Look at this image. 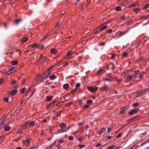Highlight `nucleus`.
Wrapping results in <instances>:
<instances>
[{"label":"nucleus","instance_id":"f257e3e1","mask_svg":"<svg viewBox=\"0 0 149 149\" xmlns=\"http://www.w3.org/2000/svg\"><path fill=\"white\" fill-rule=\"evenodd\" d=\"M59 126L61 129L58 130L59 131L58 132L60 133V132L64 131V130H65L67 126V125L64 123H62L60 124Z\"/></svg>","mask_w":149,"mask_h":149},{"label":"nucleus","instance_id":"f03ea898","mask_svg":"<svg viewBox=\"0 0 149 149\" xmlns=\"http://www.w3.org/2000/svg\"><path fill=\"white\" fill-rule=\"evenodd\" d=\"M130 106L129 105H127L124 107H123L122 108H120V109L122 110L120 112V113L121 114H123V113H124L125 112V110L126 109H127L129 108Z\"/></svg>","mask_w":149,"mask_h":149},{"label":"nucleus","instance_id":"7ed1b4c3","mask_svg":"<svg viewBox=\"0 0 149 149\" xmlns=\"http://www.w3.org/2000/svg\"><path fill=\"white\" fill-rule=\"evenodd\" d=\"M139 108L132 110L129 111L128 113V114L132 115L134 113L138 112L139 111Z\"/></svg>","mask_w":149,"mask_h":149},{"label":"nucleus","instance_id":"20e7f679","mask_svg":"<svg viewBox=\"0 0 149 149\" xmlns=\"http://www.w3.org/2000/svg\"><path fill=\"white\" fill-rule=\"evenodd\" d=\"M40 59L38 60V63H43L44 61L46 59V58L45 56L42 57V56H41L40 57Z\"/></svg>","mask_w":149,"mask_h":149},{"label":"nucleus","instance_id":"39448f33","mask_svg":"<svg viewBox=\"0 0 149 149\" xmlns=\"http://www.w3.org/2000/svg\"><path fill=\"white\" fill-rule=\"evenodd\" d=\"M15 70V68H13L10 69L4 73V74L6 75H9L11 73L13 72Z\"/></svg>","mask_w":149,"mask_h":149},{"label":"nucleus","instance_id":"423d86ee","mask_svg":"<svg viewBox=\"0 0 149 149\" xmlns=\"http://www.w3.org/2000/svg\"><path fill=\"white\" fill-rule=\"evenodd\" d=\"M97 88H96L95 89L92 86H90L88 87V90L91 91V92H95L96 91H97Z\"/></svg>","mask_w":149,"mask_h":149},{"label":"nucleus","instance_id":"0eeeda50","mask_svg":"<svg viewBox=\"0 0 149 149\" xmlns=\"http://www.w3.org/2000/svg\"><path fill=\"white\" fill-rule=\"evenodd\" d=\"M109 88L108 87H107L106 86H103L100 88V90L102 91H107Z\"/></svg>","mask_w":149,"mask_h":149},{"label":"nucleus","instance_id":"6e6552de","mask_svg":"<svg viewBox=\"0 0 149 149\" xmlns=\"http://www.w3.org/2000/svg\"><path fill=\"white\" fill-rule=\"evenodd\" d=\"M48 75L47 74L46 72H45L41 76V79H44L45 78H48Z\"/></svg>","mask_w":149,"mask_h":149},{"label":"nucleus","instance_id":"1a4fd4ad","mask_svg":"<svg viewBox=\"0 0 149 149\" xmlns=\"http://www.w3.org/2000/svg\"><path fill=\"white\" fill-rule=\"evenodd\" d=\"M106 131V130L104 128H103L100 130L98 131V133L100 135L102 132H105Z\"/></svg>","mask_w":149,"mask_h":149},{"label":"nucleus","instance_id":"9d476101","mask_svg":"<svg viewBox=\"0 0 149 149\" xmlns=\"http://www.w3.org/2000/svg\"><path fill=\"white\" fill-rule=\"evenodd\" d=\"M72 55V52H69L67 53V55L65 56L64 58H69Z\"/></svg>","mask_w":149,"mask_h":149},{"label":"nucleus","instance_id":"9b49d317","mask_svg":"<svg viewBox=\"0 0 149 149\" xmlns=\"http://www.w3.org/2000/svg\"><path fill=\"white\" fill-rule=\"evenodd\" d=\"M30 141V139L29 138L27 139L26 141H24V142L25 145L26 146H28L29 145V143Z\"/></svg>","mask_w":149,"mask_h":149},{"label":"nucleus","instance_id":"f8f14e48","mask_svg":"<svg viewBox=\"0 0 149 149\" xmlns=\"http://www.w3.org/2000/svg\"><path fill=\"white\" fill-rule=\"evenodd\" d=\"M113 78L111 77H109L108 78H105L103 80L104 81H113Z\"/></svg>","mask_w":149,"mask_h":149},{"label":"nucleus","instance_id":"ddd939ff","mask_svg":"<svg viewBox=\"0 0 149 149\" xmlns=\"http://www.w3.org/2000/svg\"><path fill=\"white\" fill-rule=\"evenodd\" d=\"M57 52V50L54 48H53L50 50L51 53L54 54Z\"/></svg>","mask_w":149,"mask_h":149},{"label":"nucleus","instance_id":"4468645a","mask_svg":"<svg viewBox=\"0 0 149 149\" xmlns=\"http://www.w3.org/2000/svg\"><path fill=\"white\" fill-rule=\"evenodd\" d=\"M53 98V97L52 96H48L47 97L46 99V101H49L52 100Z\"/></svg>","mask_w":149,"mask_h":149},{"label":"nucleus","instance_id":"2eb2a0df","mask_svg":"<svg viewBox=\"0 0 149 149\" xmlns=\"http://www.w3.org/2000/svg\"><path fill=\"white\" fill-rule=\"evenodd\" d=\"M56 143V141H55V142H54V143H52L50 146H48L47 147V148L49 149H50L51 148H52V147L54 146V145Z\"/></svg>","mask_w":149,"mask_h":149},{"label":"nucleus","instance_id":"dca6fc26","mask_svg":"<svg viewBox=\"0 0 149 149\" xmlns=\"http://www.w3.org/2000/svg\"><path fill=\"white\" fill-rule=\"evenodd\" d=\"M49 78L50 79L53 80L55 79L56 78V76L54 75H52L50 76Z\"/></svg>","mask_w":149,"mask_h":149},{"label":"nucleus","instance_id":"f3484780","mask_svg":"<svg viewBox=\"0 0 149 149\" xmlns=\"http://www.w3.org/2000/svg\"><path fill=\"white\" fill-rule=\"evenodd\" d=\"M22 21L21 19H16L15 21V24L16 25L18 24L20 22Z\"/></svg>","mask_w":149,"mask_h":149},{"label":"nucleus","instance_id":"a211bd4d","mask_svg":"<svg viewBox=\"0 0 149 149\" xmlns=\"http://www.w3.org/2000/svg\"><path fill=\"white\" fill-rule=\"evenodd\" d=\"M63 87L65 90H67L68 88L69 87V85L68 84H65L63 85Z\"/></svg>","mask_w":149,"mask_h":149},{"label":"nucleus","instance_id":"6ab92c4d","mask_svg":"<svg viewBox=\"0 0 149 149\" xmlns=\"http://www.w3.org/2000/svg\"><path fill=\"white\" fill-rule=\"evenodd\" d=\"M38 45L36 44H34L33 45H30L29 46L30 48L31 49V48H36L37 47L38 48Z\"/></svg>","mask_w":149,"mask_h":149},{"label":"nucleus","instance_id":"aec40b11","mask_svg":"<svg viewBox=\"0 0 149 149\" xmlns=\"http://www.w3.org/2000/svg\"><path fill=\"white\" fill-rule=\"evenodd\" d=\"M10 127L8 126H7L4 127V130L6 131H8L10 130Z\"/></svg>","mask_w":149,"mask_h":149},{"label":"nucleus","instance_id":"412c9836","mask_svg":"<svg viewBox=\"0 0 149 149\" xmlns=\"http://www.w3.org/2000/svg\"><path fill=\"white\" fill-rule=\"evenodd\" d=\"M149 91V88H146L143 90H141V92L142 93L145 92H148Z\"/></svg>","mask_w":149,"mask_h":149},{"label":"nucleus","instance_id":"4be33fe9","mask_svg":"<svg viewBox=\"0 0 149 149\" xmlns=\"http://www.w3.org/2000/svg\"><path fill=\"white\" fill-rule=\"evenodd\" d=\"M17 92L16 90H14L11 91V94L12 95H14Z\"/></svg>","mask_w":149,"mask_h":149},{"label":"nucleus","instance_id":"5701e85b","mask_svg":"<svg viewBox=\"0 0 149 149\" xmlns=\"http://www.w3.org/2000/svg\"><path fill=\"white\" fill-rule=\"evenodd\" d=\"M105 72L102 69H101L99 70L98 72V74L102 73H104Z\"/></svg>","mask_w":149,"mask_h":149},{"label":"nucleus","instance_id":"b1692460","mask_svg":"<svg viewBox=\"0 0 149 149\" xmlns=\"http://www.w3.org/2000/svg\"><path fill=\"white\" fill-rule=\"evenodd\" d=\"M132 77V76L130 75L127 76V80L129 81L131 80Z\"/></svg>","mask_w":149,"mask_h":149},{"label":"nucleus","instance_id":"393cba45","mask_svg":"<svg viewBox=\"0 0 149 149\" xmlns=\"http://www.w3.org/2000/svg\"><path fill=\"white\" fill-rule=\"evenodd\" d=\"M28 38L25 37H24L22 40V42L24 43L27 40Z\"/></svg>","mask_w":149,"mask_h":149},{"label":"nucleus","instance_id":"a878e982","mask_svg":"<svg viewBox=\"0 0 149 149\" xmlns=\"http://www.w3.org/2000/svg\"><path fill=\"white\" fill-rule=\"evenodd\" d=\"M139 104L138 103H134L133 104L132 106L134 107H138Z\"/></svg>","mask_w":149,"mask_h":149},{"label":"nucleus","instance_id":"bb28decb","mask_svg":"<svg viewBox=\"0 0 149 149\" xmlns=\"http://www.w3.org/2000/svg\"><path fill=\"white\" fill-rule=\"evenodd\" d=\"M11 63L12 65H16L17 63V61H12Z\"/></svg>","mask_w":149,"mask_h":149},{"label":"nucleus","instance_id":"cd10ccee","mask_svg":"<svg viewBox=\"0 0 149 149\" xmlns=\"http://www.w3.org/2000/svg\"><path fill=\"white\" fill-rule=\"evenodd\" d=\"M148 16V15H143L141 17V19H146Z\"/></svg>","mask_w":149,"mask_h":149},{"label":"nucleus","instance_id":"c85d7f7f","mask_svg":"<svg viewBox=\"0 0 149 149\" xmlns=\"http://www.w3.org/2000/svg\"><path fill=\"white\" fill-rule=\"evenodd\" d=\"M48 33H47L46 35H45L44 37H43L41 39V41H42L43 40H44L45 39L47 38V37L48 36Z\"/></svg>","mask_w":149,"mask_h":149},{"label":"nucleus","instance_id":"c756f323","mask_svg":"<svg viewBox=\"0 0 149 149\" xmlns=\"http://www.w3.org/2000/svg\"><path fill=\"white\" fill-rule=\"evenodd\" d=\"M107 26L104 25L102 27L100 28V31H102L104 29H105V28L107 27Z\"/></svg>","mask_w":149,"mask_h":149},{"label":"nucleus","instance_id":"7c9ffc66","mask_svg":"<svg viewBox=\"0 0 149 149\" xmlns=\"http://www.w3.org/2000/svg\"><path fill=\"white\" fill-rule=\"evenodd\" d=\"M9 120H6L3 123L2 127H3L4 125H5L7 124L9 122Z\"/></svg>","mask_w":149,"mask_h":149},{"label":"nucleus","instance_id":"2f4dec72","mask_svg":"<svg viewBox=\"0 0 149 149\" xmlns=\"http://www.w3.org/2000/svg\"><path fill=\"white\" fill-rule=\"evenodd\" d=\"M70 127H66V129H65V130H64V131H62V132H60V133H62V132H66L68 130H69V129L70 128Z\"/></svg>","mask_w":149,"mask_h":149},{"label":"nucleus","instance_id":"473e14b6","mask_svg":"<svg viewBox=\"0 0 149 149\" xmlns=\"http://www.w3.org/2000/svg\"><path fill=\"white\" fill-rule=\"evenodd\" d=\"M26 89L25 88H23L20 91V92L22 93H24L26 91Z\"/></svg>","mask_w":149,"mask_h":149},{"label":"nucleus","instance_id":"72a5a7b5","mask_svg":"<svg viewBox=\"0 0 149 149\" xmlns=\"http://www.w3.org/2000/svg\"><path fill=\"white\" fill-rule=\"evenodd\" d=\"M115 9L116 11H119L121 10V8L120 6H117L116 7Z\"/></svg>","mask_w":149,"mask_h":149},{"label":"nucleus","instance_id":"f704fd0d","mask_svg":"<svg viewBox=\"0 0 149 149\" xmlns=\"http://www.w3.org/2000/svg\"><path fill=\"white\" fill-rule=\"evenodd\" d=\"M44 47V46L43 45H38V49H41L43 48Z\"/></svg>","mask_w":149,"mask_h":149},{"label":"nucleus","instance_id":"c9c22d12","mask_svg":"<svg viewBox=\"0 0 149 149\" xmlns=\"http://www.w3.org/2000/svg\"><path fill=\"white\" fill-rule=\"evenodd\" d=\"M51 70L49 68H48L47 70V74L48 75L49 74L51 73Z\"/></svg>","mask_w":149,"mask_h":149},{"label":"nucleus","instance_id":"e433bc0d","mask_svg":"<svg viewBox=\"0 0 149 149\" xmlns=\"http://www.w3.org/2000/svg\"><path fill=\"white\" fill-rule=\"evenodd\" d=\"M138 61L139 62L144 61V58L142 57L139 58L138 59Z\"/></svg>","mask_w":149,"mask_h":149},{"label":"nucleus","instance_id":"4c0bfd02","mask_svg":"<svg viewBox=\"0 0 149 149\" xmlns=\"http://www.w3.org/2000/svg\"><path fill=\"white\" fill-rule=\"evenodd\" d=\"M112 30L111 29H110L105 32V33H110L112 32Z\"/></svg>","mask_w":149,"mask_h":149},{"label":"nucleus","instance_id":"58836bf2","mask_svg":"<svg viewBox=\"0 0 149 149\" xmlns=\"http://www.w3.org/2000/svg\"><path fill=\"white\" fill-rule=\"evenodd\" d=\"M149 7V4H146L144 7L143 8V10H146V9H147V8H148V7Z\"/></svg>","mask_w":149,"mask_h":149},{"label":"nucleus","instance_id":"ea45409f","mask_svg":"<svg viewBox=\"0 0 149 149\" xmlns=\"http://www.w3.org/2000/svg\"><path fill=\"white\" fill-rule=\"evenodd\" d=\"M53 112L54 113V114L57 116H59L58 112H57L56 110L53 111Z\"/></svg>","mask_w":149,"mask_h":149},{"label":"nucleus","instance_id":"a19ab883","mask_svg":"<svg viewBox=\"0 0 149 149\" xmlns=\"http://www.w3.org/2000/svg\"><path fill=\"white\" fill-rule=\"evenodd\" d=\"M140 10V8H137L134 9H133V11L134 12H136V11H139Z\"/></svg>","mask_w":149,"mask_h":149},{"label":"nucleus","instance_id":"79ce46f5","mask_svg":"<svg viewBox=\"0 0 149 149\" xmlns=\"http://www.w3.org/2000/svg\"><path fill=\"white\" fill-rule=\"evenodd\" d=\"M106 138L108 139H111V137L110 135V133H109L106 136Z\"/></svg>","mask_w":149,"mask_h":149},{"label":"nucleus","instance_id":"37998d69","mask_svg":"<svg viewBox=\"0 0 149 149\" xmlns=\"http://www.w3.org/2000/svg\"><path fill=\"white\" fill-rule=\"evenodd\" d=\"M139 5L138 3H135L132 5V6H138Z\"/></svg>","mask_w":149,"mask_h":149},{"label":"nucleus","instance_id":"c03bdc74","mask_svg":"<svg viewBox=\"0 0 149 149\" xmlns=\"http://www.w3.org/2000/svg\"><path fill=\"white\" fill-rule=\"evenodd\" d=\"M27 127V126L25 125H22V127L21 128L22 129H26Z\"/></svg>","mask_w":149,"mask_h":149},{"label":"nucleus","instance_id":"a18cd8bd","mask_svg":"<svg viewBox=\"0 0 149 149\" xmlns=\"http://www.w3.org/2000/svg\"><path fill=\"white\" fill-rule=\"evenodd\" d=\"M62 103L63 102L58 103L56 104V106L57 107L60 106L62 105Z\"/></svg>","mask_w":149,"mask_h":149},{"label":"nucleus","instance_id":"49530a36","mask_svg":"<svg viewBox=\"0 0 149 149\" xmlns=\"http://www.w3.org/2000/svg\"><path fill=\"white\" fill-rule=\"evenodd\" d=\"M30 127H33L34 125V123L33 122H31L29 125Z\"/></svg>","mask_w":149,"mask_h":149},{"label":"nucleus","instance_id":"de8ad7c7","mask_svg":"<svg viewBox=\"0 0 149 149\" xmlns=\"http://www.w3.org/2000/svg\"><path fill=\"white\" fill-rule=\"evenodd\" d=\"M83 139L84 138L82 137H81L78 139V140L79 141L82 142Z\"/></svg>","mask_w":149,"mask_h":149},{"label":"nucleus","instance_id":"09e8293b","mask_svg":"<svg viewBox=\"0 0 149 149\" xmlns=\"http://www.w3.org/2000/svg\"><path fill=\"white\" fill-rule=\"evenodd\" d=\"M127 55H128V54L127 53H125V52L122 55L123 57H125L126 56H127Z\"/></svg>","mask_w":149,"mask_h":149},{"label":"nucleus","instance_id":"8fccbe9b","mask_svg":"<svg viewBox=\"0 0 149 149\" xmlns=\"http://www.w3.org/2000/svg\"><path fill=\"white\" fill-rule=\"evenodd\" d=\"M115 146L114 145H113L112 146H110L108 148H107V149H113L114 148Z\"/></svg>","mask_w":149,"mask_h":149},{"label":"nucleus","instance_id":"3c124183","mask_svg":"<svg viewBox=\"0 0 149 149\" xmlns=\"http://www.w3.org/2000/svg\"><path fill=\"white\" fill-rule=\"evenodd\" d=\"M93 101L91 100H89L87 101V103L88 104H90L92 103Z\"/></svg>","mask_w":149,"mask_h":149},{"label":"nucleus","instance_id":"603ef678","mask_svg":"<svg viewBox=\"0 0 149 149\" xmlns=\"http://www.w3.org/2000/svg\"><path fill=\"white\" fill-rule=\"evenodd\" d=\"M77 90V88H75L74 90H72L71 92V93L72 94H73Z\"/></svg>","mask_w":149,"mask_h":149},{"label":"nucleus","instance_id":"864d4df0","mask_svg":"<svg viewBox=\"0 0 149 149\" xmlns=\"http://www.w3.org/2000/svg\"><path fill=\"white\" fill-rule=\"evenodd\" d=\"M140 72V71L139 70H136L135 71L134 73L135 74L137 75Z\"/></svg>","mask_w":149,"mask_h":149},{"label":"nucleus","instance_id":"5fc2aeb1","mask_svg":"<svg viewBox=\"0 0 149 149\" xmlns=\"http://www.w3.org/2000/svg\"><path fill=\"white\" fill-rule=\"evenodd\" d=\"M72 104V102H69L68 103L66 104H65V105H66V106H68L69 105H70Z\"/></svg>","mask_w":149,"mask_h":149},{"label":"nucleus","instance_id":"6e6d98bb","mask_svg":"<svg viewBox=\"0 0 149 149\" xmlns=\"http://www.w3.org/2000/svg\"><path fill=\"white\" fill-rule=\"evenodd\" d=\"M6 115H4L1 118V122L3 121L6 118Z\"/></svg>","mask_w":149,"mask_h":149},{"label":"nucleus","instance_id":"4d7b16f0","mask_svg":"<svg viewBox=\"0 0 149 149\" xmlns=\"http://www.w3.org/2000/svg\"><path fill=\"white\" fill-rule=\"evenodd\" d=\"M138 76L139 78H141L143 77V75L141 74H139Z\"/></svg>","mask_w":149,"mask_h":149},{"label":"nucleus","instance_id":"13d9d810","mask_svg":"<svg viewBox=\"0 0 149 149\" xmlns=\"http://www.w3.org/2000/svg\"><path fill=\"white\" fill-rule=\"evenodd\" d=\"M5 138V137L4 136L0 138V141H3L4 139Z\"/></svg>","mask_w":149,"mask_h":149},{"label":"nucleus","instance_id":"bf43d9fd","mask_svg":"<svg viewBox=\"0 0 149 149\" xmlns=\"http://www.w3.org/2000/svg\"><path fill=\"white\" fill-rule=\"evenodd\" d=\"M54 102H55V101H53L49 105V107H51V106H52L54 104Z\"/></svg>","mask_w":149,"mask_h":149},{"label":"nucleus","instance_id":"052dcab7","mask_svg":"<svg viewBox=\"0 0 149 149\" xmlns=\"http://www.w3.org/2000/svg\"><path fill=\"white\" fill-rule=\"evenodd\" d=\"M80 86V84L79 83H78L76 85V88H79Z\"/></svg>","mask_w":149,"mask_h":149},{"label":"nucleus","instance_id":"680f3d73","mask_svg":"<svg viewBox=\"0 0 149 149\" xmlns=\"http://www.w3.org/2000/svg\"><path fill=\"white\" fill-rule=\"evenodd\" d=\"M89 106L88 105H85L84 107L83 108L84 109H86V108H88L89 107Z\"/></svg>","mask_w":149,"mask_h":149},{"label":"nucleus","instance_id":"e2e57ef3","mask_svg":"<svg viewBox=\"0 0 149 149\" xmlns=\"http://www.w3.org/2000/svg\"><path fill=\"white\" fill-rule=\"evenodd\" d=\"M58 142L59 143H62L63 142V141L62 139H60L58 141Z\"/></svg>","mask_w":149,"mask_h":149},{"label":"nucleus","instance_id":"0e129e2a","mask_svg":"<svg viewBox=\"0 0 149 149\" xmlns=\"http://www.w3.org/2000/svg\"><path fill=\"white\" fill-rule=\"evenodd\" d=\"M101 145V144L100 143H97V144L96 145V147H100V146Z\"/></svg>","mask_w":149,"mask_h":149},{"label":"nucleus","instance_id":"69168bd1","mask_svg":"<svg viewBox=\"0 0 149 149\" xmlns=\"http://www.w3.org/2000/svg\"><path fill=\"white\" fill-rule=\"evenodd\" d=\"M16 83V81L14 79H13L12 81L11 82V83L12 84H14Z\"/></svg>","mask_w":149,"mask_h":149},{"label":"nucleus","instance_id":"338daca9","mask_svg":"<svg viewBox=\"0 0 149 149\" xmlns=\"http://www.w3.org/2000/svg\"><path fill=\"white\" fill-rule=\"evenodd\" d=\"M4 101L6 102H8V99L7 98H4Z\"/></svg>","mask_w":149,"mask_h":149},{"label":"nucleus","instance_id":"774afa93","mask_svg":"<svg viewBox=\"0 0 149 149\" xmlns=\"http://www.w3.org/2000/svg\"><path fill=\"white\" fill-rule=\"evenodd\" d=\"M116 55H112L111 56V58L112 59H114L116 58Z\"/></svg>","mask_w":149,"mask_h":149}]
</instances>
